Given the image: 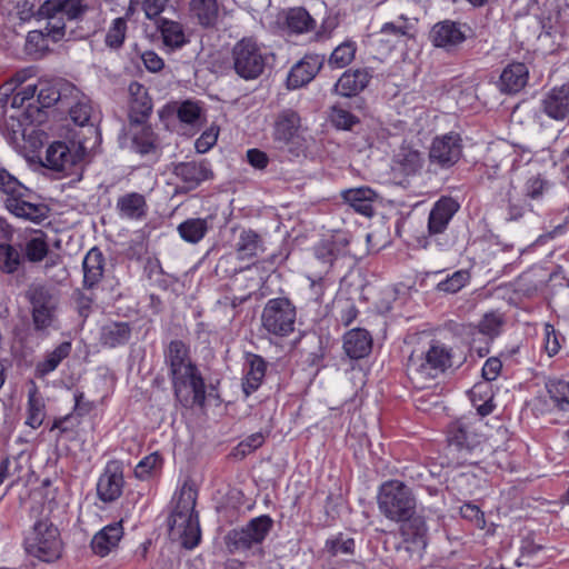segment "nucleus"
Returning <instances> with one entry per match:
<instances>
[{"label": "nucleus", "instance_id": "obj_2", "mask_svg": "<svg viewBox=\"0 0 569 569\" xmlns=\"http://www.w3.org/2000/svg\"><path fill=\"white\" fill-rule=\"evenodd\" d=\"M197 496L196 482L188 478L171 500L172 510L168 517L169 535L186 549H193L201 538L198 515L194 511Z\"/></svg>", "mask_w": 569, "mask_h": 569}, {"label": "nucleus", "instance_id": "obj_58", "mask_svg": "<svg viewBox=\"0 0 569 569\" xmlns=\"http://www.w3.org/2000/svg\"><path fill=\"white\" fill-rule=\"evenodd\" d=\"M502 325V316L498 312L491 311L482 317L479 322V330L486 336L496 337L500 333Z\"/></svg>", "mask_w": 569, "mask_h": 569}, {"label": "nucleus", "instance_id": "obj_48", "mask_svg": "<svg viewBox=\"0 0 569 569\" xmlns=\"http://www.w3.org/2000/svg\"><path fill=\"white\" fill-rule=\"evenodd\" d=\"M27 411L26 423L32 429L39 428L46 417V406L43 399L37 396L36 391L29 393Z\"/></svg>", "mask_w": 569, "mask_h": 569}, {"label": "nucleus", "instance_id": "obj_23", "mask_svg": "<svg viewBox=\"0 0 569 569\" xmlns=\"http://www.w3.org/2000/svg\"><path fill=\"white\" fill-rule=\"evenodd\" d=\"M452 366L451 350L445 345H431L417 370L426 378H436Z\"/></svg>", "mask_w": 569, "mask_h": 569}, {"label": "nucleus", "instance_id": "obj_10", "mask_svg": "<svg viewBox=\"0 0 569 569\" xmlns=\"http://www.w3.org/2000/svg\"><path fill=\"white\" fill-rule=\"evenodd\" d=\"M301 119L292 109L282 110L276 118L273 124V142L277 148L298 156L302 139L300 136Z\"/></svg>", "mask_w": 569, "mask_h": 569}, {"label": "nucleus", "instance_id": "obj_32", "mask_svg": "<svg viewBox=\"0 0 569 569\" xmlns=\"http://www.w3.org/2000/svg\"><path fill=\"white\" fill-rule=\"evenodd\" d=\"M123 536L121 522H113L98 531L91 540L92 551L100 557H106L116 548Z\"/></svg>", "mask_w": 569, "mask_h": 569}, {"label": "nucleus", "instance_id": "obj_61", "mask_svg": "<svg viewBox=\"0 0 569 569\" xmlns=\"http://www.w3.org/2000/svg\"><path fill=\"white\" fill-rule=\"evenodd\" d=\"M36 76V68L28 67L17 71L12 78L1 86L2 90H6L4 97L9 98V91H14L18 87H21L28 79Z\"/></svg>", "mask_w": 569, "mask_h": 569}, {"label": "nucleus", "instance_id": "obj_42", "mask_svg": "<svg viewBox=\"0 0 569 569\" xmlns=\"http://www.w3.org/2000/svg\"><path fill=\"white\" fill-rule=\"evenodd\" d=\"M548 278L542 269L533 268L521 273L517 280V290L525 296L531 297L540 291Z\"/></svg>", "mask_w": 569, "mask_h": 569}, {"label": "nucleus", "instance_id": "obj_47", "mask_svg": "<svg viewBox=\"0 0 569 569\" xmlns=\"http://www.w3.org/2000/svg\"><path fill=\"white\" fill-rule=\"evenodd\" d=\"M207 230V222L202 219H188L178 227L180 237L191 243H196L201 240Z\"/></svg>", "mask_w": 569, "mask_h": 569}, {"label": "nucleus", "instance_id": "obj_15", "mask_svg": "<svg viewBox=\"0 0 569 569\" xmlns=\"http://www.w3.org/2000/svg\"><path fill=\"white\" fill-rule=\"evenodd\" d=\"M407 520L408 522L402 527L403 541L398 552H403L408 558L418 561L427 547L428 529L421 517H410Z\"/></svg>", "mask_w": 569, "mask_h": 569}, {"label": "nucleus", "instance_id": "obj_28", "mask_svg": "<svg viewBox=\"0 0 569 569\" xmlns=\"http://www.w3.org/2000/svg\"><path fill=\"white\" fill-rule=\"evenodd\" d=\"M372 349V337L368 330L355 328L343 336V350L350 359H362L367 357Z\"/></svg>", "mask_w": 569, "mask_h": 569}, {"label": "nucleus", "instance_id": "obj_25", "mask_svg": "<svg viewBox=\"0 0 569 569\" xmlns=\"http://www.w3.org/2000/svg\"><path fill=\"white\" fill-rule=\"evenodd\" d=\"M147 199L139 192H127L116 202V210L121 219L141 221L148 216Z\"/></svg>", "mask_w": 569, "mask_h": 569}, {"label": "nucleus", "instance_id": "obj_62", "mask_svg": "<svg viewBox=\"0 0 569 569\" xmlns=\"http://www.w3.org/2000/svg\"><path fill=\"white\" fill-rule=\"evenodd\" d=\"M545 350L549 357L557 355L560 350L559 337L550 323L545 325Z\"/></svg>", "mask_w": 569, "mask_h": 569}, {"label": "nucleus", "instance_id": "obj_11", "mask_svg": "<svg viewBox=\"0 0 569 569\" xmlns=\"http://www.w3.org/2000/svg\"><path fill=\"white\" fill-rule=\"evenodd\" d=\"M448 441L450 451L458 453V463L473 465L477 462L468 456L472 457L477 453L480 436L467 420L459 419L450 425Z\"/></svg>", "mask_w": 569, "mask_h": 569}, {"label": "nucleus", "instance_id": "obj_41", "mask_svg": "<svg viewBox=\"0 0 569 569\" xmlns=\"http://www.w3.org/2000/svg\"><path fill=\"white\" fill-rule=\"evenodd\" d=\"M158 28L161 33L163 46L168 50L172 51L180 49L186 44V34L179 22L161 19Z\"/></svg>", "mask_w": 569, "mask_h": 569}, {"label": "nucleus", "instance_id": "obj_35", "mask_svg": "<svg viewBox=\"0 0 569 569\" xmlns=\"http://www.w3.org/2000/svg\"><path fill=\"white\" fill-rule=\"evenodd\" d=\"M341 196L360 214L371 217L375 213L373 203L377 199V193L371 188L360 187L345 190Z\"/></svg>", "mask_w": 569, "mask_h": 569}, {"label": "nucleus", "instance_id": "obj_12", "mask_svg": "<svg viewBox=\"0 0 569 569\" xmlns=\"http://www.w3.org/2000/svg\"><path fill=\"white\" fill-rule=\"evenodd\" d=\"M84 157L86 148L81 143L54 141L46 151L43 164L53 171L72 174L74 168L83 161Z\"/></svg>", "mask_w": 569, "mask_h": 569}, {"label": "nucleus", "instance_id": "obj_43", "mask_svg": "<svg viewBox=\"0 0 569 569\" xmlns=\"http://www.w3.org/2000/svg\"><path fill=\"white\" fill-rule=\"evenodd\" d=\"M546 389L553 407L559 411H569V381L551 378L546 382Z\"/></svg>", "mask_w": 569, "mask_h": 569}, {"label": "nucleus", "instance_id": "obj_30", "mask_svg": "<svg viewBox=\"0 0 569 569\" xmlns=\"http://www.w3.org/2000/svg\"><path fill=\"white\" fill-rule=\"evenodd\" d=\"M173 173L184 183V189L191 190L208 179L211 170L209 162L190 161L178 163L173 169Z\"/></svg>", "mask_w": 569, "mask_h": 569}, {"label": "nucleus", "instance_id": "obj_40", "mask_svg": "<svg viewBox=\"0 0 569 569\" xmlns=\"http://www.w3.org/2000/svg\"><path fill=\"white\" fill-rule=\"evenodd\" d=\"M422 154L409 148H402L395 158L393 169L407 177L418 173L422 168Z\"/></svg>", "mask_w": 569, "mask_h": 569}, {"label": "nucleus", "instance_id": "obj_39", "mask_svg": "<svg viewBox=\"0 0 569 569\" xmlns=\"http://www.w3.org/2000/svg\"><path fill=\"white\" fill-rule=\"evenodd\" d=\"M131 126V148L134 152L146 156L156 152L157 136L150 126L130 124Z\"/></svg>", "mask_w": 569, "mask_h": 569}, {"label": "nucleus", "instance_id": "obj_27", "mask_svg": "<svg viewBox=\"0 0 569 569\" xmlns=\"http://www.w3.org/2000/svg\"><path fill=\"white\" fill-rule=\"evenodd\" d=\"M410 30L411 28L405 19L397 22H386L380 29L377 43L383 51L389 52L399 43L411 38Z\"/></svg>", "mask_w": 569, "mask_h": 569}, {"label": "nucleus", "instance_id": "obj_34", "mask_svg": "<svg viewBox=\"0 0 569 569\" xmlns=\"http://www.w3.org/2000/svg\"><path fill=\"white\" fill-rule=\"evenodd\" d=\"M83 287L94 288L102 279L104 272V256L98 247L91 248L83 258Z\"/></svg>", "mask_w": 569, "mask_h": 569}, {"label": "nucleus", "instance_id": "obj_31", "mask_svg": "<svg viewBox=\"0 0 569 569\" xmlns=\"http://www.w3.org/2000/svg\"><path fill=\"white\" fill-rule=\"evenodd\" d=\"M24 243L20 244L24 260L31 263L41 262L49 253L47 234L42 230L31 229L23 236Z\"/></svg>", "mask_w": 569, "mask_h": 569}, {"label": "nucleus", "instance_id": "obj_38", "mask_svg": "<svg viewBox=\"0 0 569 569\" xmlns=\"http://www.w3.org/2000/svg\"><path fill=\"white\" fill-rule=\"evenodd\" d=\"M66 91L77 90L68 82L41 81L37 93V106H39L41 110L42 108H50L57 102H63V92Z\"/></svg>", "mask_w": 569, "mask_h": 569}, {"label": "nucleus", "instance_id": "obj_8", "mask_svg": "<svg viewBox=\"0 0 569 569\" xmlns=\"http://www.w3.org/2000/svg\"><path fill=\"white\" fill-rule=\"evenodd\" d=\"M297 310L287 298L270 299L261 315L263 329L277 337H287L295 330Z\"/></svg>", "mask_w": 569, "mask_h": 569}, {"label": "nucleus", "instance_id": "obj_6", "mask_svg": "<svg viewBox=\"0 0 569 569\" xmlns=\"http://www.w3.org/2000/svg\"><path fill=\"white\" fill-rule=\"evenodd\" d=\"M416 501L408 486L399 480H389L381 485L378 492V508L391 521L400 522L409 519L415 510Z\"/></svg>", "mask_w": 569, "mask_h": 569}, {"label": "nucleus", "instance_id": "obj_16", "mask_svg": "<svg viewBox=\"0 0 569 569\" xmlns=\"http://www.w3.org/2000/svg\"><path fill=\"white\" fill-rule=\"evenodd\" d=\"M462 154V144L459 134L450 132L433 139L429 158L431 163L442 169L456 164Z\"/></svg>", "mask_w": 569, "mask_h": 569}, {"label": "nucleus", "instance_id": "obj_50", "mask_svg": "<svg viewBox=\"0 0 569 569\" xmlns=\"http://www.w3.org/2000/svg\"><path fill=\"white\" fill-rule=\"evenodd\" d=\"M14 91L21 94L29 103L27 104V109L22 111L21 118L26 121L33 122L39 120L40 116V107L37 106L34 100L36 94L38 93L37 84H27L24 87H18Z\"/></svg>", "mask_w": 569, "mask_h": 569}, {"label": "nucleus", "instance_id": "obj_64", "mask_svg": "<svg viewBox=\"0 0 569 569\" xmlns=\"http://www.w3.org/2000/svg\"><path fill=\"white\" fill-rule=\"evenodd\" d=\"M264 442V436L262 432H256L248 436L243 441L238 445V451L240 455L246 456L253 450L260 448Z\"/></svg>", "mask_w": 569, "mask_h": 569}, {"label": "nucleus", "instance_id": "obj_22", "mask_svg": "<svg viewBox=\"0 0 569 569\" xmlns=\"http://www.w3.org/2000/svg\"><path fill=\"white\" fill-rule=\"evenodd\" d=\"M323 61V56L306 54L291 68L287 78L288 88L298 89L309 83L320 71Z\"/></svg>", "mask_w": 569, "mask_h": 569}, {"label": "nucleus", "instance_id": "obj_24", "mask_svg": "<svg viewBox=\"0 0 569 569\" xmlns=\"http://www.w3.org/2000/svg\"><path fill=\"white\" fill-rule=\"evenodd\" d=\"M467 30L468 28L465 24L445 20L433 26L430 37L436 47L449 50L461 44L466 40Z\"/></svg>", "mask_w": 569, "mask_h": 569}, {"label": "nucleus", "instance_id": "obj_53", "mask_svg": "<svg viewBox=\"0 0 569 569\" xmlns=\"http://www.w3.org/2000/svg\"><path fill=\"white\" fill-rule=\"evenodd\" d=\"M163 459L159 452H152L143 457L134 468V476L140 480L148 479L153 471L162 467Z\"/></svg>", "mask_w": 569, "mask_h": 569}, {"label": "nucleus", "instance_id": "obj_26", "mask_svg": "<svg viewBox=\"0 0 569 569\" xmlns=\"http://www.w3.org/2000/svg\"><path fill=\"white\" fill-rule=\"evenodd\" d=\"M529 80V69L522 62L509 63L501 72L498 88L503 93L520 92Z\"/></svg>", "mask_w": 569, "mask_h": 569}, {"label": "nucleus", "instance_id": "obj_20", "mask_svg": "<svg viewBox=\"0 0 569 569\" xmlns=\"http://www.w3.org/2000/svg\"><path fill=\"white\" fill-rule=\"evenodd\" d=\"M129 120L130 124L146 123L152 112V99L146 87L137 81L129 84Z\"/></svg>", "mask_w": 569, "mask_h": 569}, {"label": "nucleus", "instance_id": "obj_44", "mask_svg": "<svg viewBox=\"0 0 569 569\" xmlns=\"http://www.w3.org/2000/svg\"><path fill=\"white\" fill-rule=\"evenodd\" d=\"M24 257L16 244L11 242L0 246V271L13 274L22 267Z\"/></svg>", "mask_w": 569, "mask_h": 569}, {"label": "nucleus", "instance_id": "obj_5", "mask_svg": "<svg viewBox=\"0 0 569 569\" xmlns=\"http://www.w3.org/2000/svg\"><path fill=\"white\" fill-rule=\"evenodd\" d=\"M271 52L251 37L242 38L232 48L234 72L243 80L258 79L270 64Z\"/></svg>", "mask_w": 569, "mask_h": 569}, {"label": "nucleus", "instance_id": "obj_51", "mask_svg": "<svg viewBox=\"0 0 569 569\" xmlns=\"http://www.w3.org/2000/svg\"><path fill=\"white\" fill-rule=\"evenodd\" d=\"M190 12L201 26L213 24V0H190Z\"/></svg>", "mask_w": 569, "mask_h": 569}, {"label": "nucleus", "instance_id": "obj_36", "mask_svg": "<svg viewBox=\"0 0 569 569\" xmlns=\"http://www.w3.org/2000/svg\"><path fill=\"white\" fill-rule=\"evenodd\" d=\"M132 336V327L126 321H110L102 326L100 342L108 348H117L129 342Z\"/></svg>", "mask_w": 569, "mask_h": 569}, {"label": "nucleus", "instance_id": "obj_55", "mask_svg": "<svg viewBox=\"0 0 569 569\" xmlns=\"http://www.w3.org/2000/svg\"><path fill=\"white\" fill-rule=\"evenodd\" d=\"M549 29L548 34L560 33L562 36H569V2L559 6V9L555 16L548 19Z\"/></svg>", "mask_w": 569, "mask_h": 569}, {"label": "nucleus", "instance_id": "obj_52", "mask_svg": "<svg viewBox=\"0 0 569 569\" xmlns=\"http://www.w3.org/2000/svg\"><path fill=\"white\" fill-rule=\"evenodd\" d=\"M470 281V273L467 270H457L437 284L439 291L456 293L465 288Z\"/></svg>", "mask_w": 569, "mask_h": 569}, {"label": "nucleus", "instance_id": "obj_56", "mask_svg": "<svg viewBox=\"0 0 569 569\" xmlns=\"http://www.w3.org/2000/svg\"><path fill=\"white\" fill-rule=\"evenodd\" d=\"M326 549L331 556L352 555L355 552V540L339 533L326 541Z\"/></svg>", "mask_w": 569, "mask_h": 569}, {"label": "nucleus", "instance_id": "obj_33", "mask_svg": "<svg viewBox=\"0 0 569 569\" xmlns=\"http://www.w3.org/2000/svg\"><path fill=\"white\" fill-rule=\"evenodd\" d=\"M267 365L262 357L250 355L243 367L242 390L248 397L261 386L266 376Z\"/></svg>", "mask_w": 569, "mask_h": 569}, {"label": "nucleus", "instance_id": "obj_37", "mask_svg": "<svg viewBox=\"0 0 569 569\" xmlns=\"http://www.w3.org/2000/svg\"><path fill=\"white\" fill-rule=\"evenodd\" d=\"M72 350L71 341H62L53 350L46 352L43 359L34 368L38 378H44L53 372L67 359Z\"/></svg>", "mask_w": 569, "mask_h": 569}, {"label": "nucleus", "instance_id": "obj_21", "mask_svg": "<svg viewBox=\"0 0 569 569\" xmlns=\"http://www.w3.org/2000/svg\"><path fill=\"white\" fill-rule=\"evenodd\" d=\"M542 111L551 119H569V81L551 88L541 100Z\"/></svg>", "mask_w": 569, "mask_h": 569}, {"label": "nucleus", "instance_id": "obj_60", "mask_svg": "<svg viewBox=\"0 0 569 569\" xmlns=\"http://www.w3.org/2000/svg\"><path fill=\"white\" fill-rule=\"evenodd\" d=\"M92 107L87 100H80L69 109L71 120L78 126H86L91 119Z\"/></svg>", "mask_w": 569, "mask_h": 569}, {"label": "nucleus", "instance_id": "obj_59", "mask_svg": "<svg viewBox=\"0 0 569 569\" xmlns=\"http://www.w3.org/2000/svg\"><path fill=\"white\" fill-rule=\"evenodd\" d=\"M316 258L326 264H332L338 257L336 240H323L315 247Z\"/></svg>", "mask_w": 569, "mask_h": 569}, {"label": "nucleus", "instance_id": "obj_19", "mask_svg": "<svg viewBox=\"0 0 569 569\" xmlns=\"http://www.w3.org/2000/svg\"><path fill=\"white\" fill-rule=\"evenodd\" d=\"M459 207V203L450 197H442L433 204L428 218L430 239L445 232Z\"/></svg>", "mask_w": 569, "mask_h": 569}, {"label": "nucleus", "instance_id": "obj_49", "mask_svg": "<svg viewBox=\"0 0 569 569\" xmlns=\"http://www.w3.org/2000/svg\"><path fill=\"white\" fill-rule=\"evenodd\" d=\"M357 51V44L355 41H345L335 48L330 58L329 64L333 68H345L352 62Z\"/></svg>", "mask_w": 569, "mask_h": 569}, {"label": "nucleus", "instance_id": "obj_45", "mask_svg": "<svg viewBox=\"0 0 569 569\" xmlns=\"http://www.w3.org/2000/svg\"><path fill=\"white\" fill-rule=\"evenodd\" d=\"M263 251L260 237L252 230H244L240 233L237 242L239 259H251Z\"/></svg>", "mask_w": 569, "mask_h": 569}, {"label": "nucleus", "instance_id": "obj_4", "mask_svg": "<svg viewBox=\"0 0 569 569\" xmlns=\"http://www.w3.org/2000/svg\"><path fill=\"white\" fill-rule=\"evenodd\" d=\"M0 191L6 196V208L16 217L36 223L47 218V206L31 202L32 191L4 168H0Z\"/></svg>", "mask_w": 569, "mask_h": 569}, {"label": "nucleus", "instance_id": "obj_17", "mask_svg": "<svg viewBox=\"0 0 569 569\" xmlns=\"http://www.w3.org/2000/svg\"><path fill=\"white\" fill-rule=\"evenodd\" d=\"M161 119L166 116H176L181 124L199 130L206 121L203 106L200 101L184 100L167 103L159 112Z\"/></svg>", "mask_w": 569, "mask_h": 569}, {"label": "nucleus", "instance_id": "obj_9", "mask_svg": "<svg viewBox=\"0 0 569 569\" xmlns=\"http://www.w3.org/2000/svg\"><path fill=\"white\" fill-rule=\"evenodd\" d=\"M272 519L262 515L251 519L244 527L233 529L224 537L230 552L246 551L256 545L262 543L272 528Z\"/></svg>", "mask_w": 569, "mask_h": 569}, {"label": "nucleus", "instance_id": "obj_57", "mask_svg": "<svg viewBox=\"0 0 569 569\" xmlns=\"http://www.w3.org/2000/svg\"><path fill=\"white\" fill-rule=\"evenodd\" d=\"M329 118L332 124L337 129L341 130H350L356 123L359 122V119L355 114L339 106L331 108Z\"/></svg>", "mask_w": 569, "mask_h": 569}, {"label": "nucleus", "instance_id": "obj_1", "mask_svg": "<svg viewBox=\"0 0 569 569\" xmlns=\"http://www.w3.org/2000/svg\"><path fill=\"white\" fill-rule=\"evenodd\" d=\"M170 366L174 395L184 407H202L206 400L204 382L189 358V349L181 340H172L166 352Z\"/></svg>", "mask_w": 569, "mask_h": 569}, {"label": "nucleus", "instance_id": "obj_13", "mask_svg": "<svg viewBox=\"0 0 569 569\" xmlns=\"http://www.w3.org/2000/svg\"><path fill=\"white\" fill-rule=\"evenodd\" d=\"M91 10L84 0H46L36 16L39 19L81 22Z\"/></svg>", "mask_w": 569, "mask_h": 569}, {"label": "nucleus", "instance_id": "obj_3", "mask_svg": "<svg viewBox=\"0 0 569 569\" xmlns=\"http://www.w3.org/2000/svg\"><path fill=\"white\" fill-rule=\"evenodd\" d=\"M30 305L32 331L47 339L59 329L60 297L56 289L44 284H32L26 292Z\"/></svg>", "mask_w": 569, "mask_h": 569}, {"label": "nucleus", "instance_id": "obj_14", "mask_svg": "<svg viewBox=\"0 0 569 569\" xmlns=\"http://www.w3.org/2000/svg\"><path fill=\"white\" fill-rule=\"evenodd\" d=\"M124 478L123 467L119 460L107 462L103 471L98 478L97 496L106 503L118 500L123 491Z\"/></svg>", "mask_w": 569, "mask_h": 569}, {"label": "nucleus", "instance_id": "obj_29", "mask_svg": "<svg viewBox=\"0 0 569 569\" xmlns=\"http://www.w3.org/2000/svg\"><path fill=\"white\" fill-rule=\"evenodd\" d=\"M371 74L367 69L347 70L338 79L335 91L342 97H353L369 83Z\"/></svg>", "mask_w": 569, "mask_h": 569}, {"label": "nucleus", "instance_id": "obj_18", "mask_svg": "<svg viewBox=\"0 0 569 569\" xmlns=\"http://www.w3.org/2000/svg\"><path fill=\"white\" fill-rule=\"evenodd\" d=\"M66 23L61 20H47L41 30H32L27 34V48L32 52L49 51V41L57 43L66 37Z\"/></svg>", "mask_w": 569, "mask_h": 569}, {"label": "nucleus", "instance_id": "obj_63", "mask_svg": "<svg viewBox=\"0 0 569 569\" xmlns=\"http://www.w3.org/2000/svg\"><path fill=\"white\" fill-rule=\"evenodd\" d=\"M462 518L472 521L477 527L482 528L485 525V515L478 506L473 503H465L460 507Z\"/></svg>", "mask_w": 569, "mask_h": 569}, {"label": "nucleus", "instance_id": "obj_7", "mask_svg": "<svg viewBox=\"0 0 569 569\" xmlns=\"http://www.w3.org/2000/svg\"><path fill=\"white\" fill-rule=\"evenodd\" d=\"M26 551L44 562L60 558L62 543L59 530L48 520L37 521L24 538Z\"/></svg>", "mask_w": 569, "mask_h": 569}, {"label": "nucleus", "instance_id": "obj_54", "mask_svg": "<svg viewBox=\"0 0 569 569\" xmlns=\"http://www.w3.org/2000/svg\"><path fill=\"white\" fill-rule=\"evenodd\" d=\"M126 32H127V21L124 18H116L107 34H106V46L111 49H119L126 39Z\"/></svg>", "mask_w": 569, "mask_h": 569}, {"label": "nucleus", "instance_id": "obj_46", "mask_svg": "<svg viewBox=\"0 0 569 569\" xmlns=\"http://www.w3.org/2000/svg\"><path fill=\"white\" fill-rule=\"evenodd\" d=\"M287 26L295 33H305L315 28V20L306 9L293 8L287 14Z\"/></svg>", "mask_w": 569, "mask_h": 569}]
</instances>
